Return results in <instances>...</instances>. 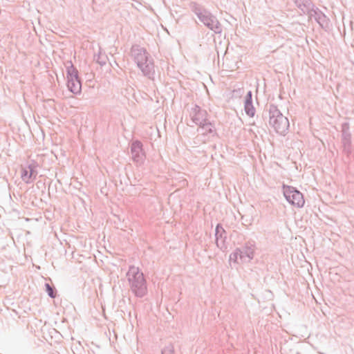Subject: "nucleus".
Here are the masks:
<instances>
[{
	"label": "nucleus",
	"mask_w": 354,
	"mask_h": 354,
	"mask_svg": "<svg viewBox=\"0 0 354 354\" xmlns=\"http://www.w3.org/2000/svg\"><path fill=\"white\" fill-rule=\"evenodd\" d=\"M131 56L142 75L150 80H153L155 75L153 60L146 49L139 45H133L131 48Z\"/></svg>",
	"instance_id": "f257e3e1"
},
{
	"label": "nucleus",
	"mask_w": 354,
	"mask_h": 354,
	"mask_svg": "<svg viewBox=\"0 0 354 354\" xmlns=\"http://www.w3.org/2000/svg\"><path fill=\"white\" fill-rule=\"evenodd\" d=\"M189 8L204 26L216 34L221 33L222 27L216 16L196 2H192Z\"/></svg>",
	"instance_id": "f03ea898"
},
{
	"label": "nucleus",
	"mask_w": 354,
	"mask_h": 354,
	"mask_svg": "<svg viewBox=\"0 0 354 354\" xmlns=\"http://www.w3.org/2000/svg\"><path fill=\"white\" fill-rule=\"evenodd\" d=\"M131 292L137 297H143L147 293V281L138 267L131 266L127 273Z\"/></svg>",
	"instance_id": "7ed1b4c3"
},
{
	"label": "nucleus",
	"mask_w": 354,
	"mask_h": 354,
	"mask_svg": "<svg viewBox=\"0 0 354 354\" xmlns=\"http://www.w3.org/2000/svg\"><path fill=\"white\" fill-rule=\"evenodd\" d=\"M269 124L281 135L288 131L290 126L288 119L273 104L269 106Z\"/></svg>",
	"instance_id": "20e7f679"
},
{
	"label": "nucleus",
	"mask_w": 354,
	"mask_h": 354,
	"mask_svg": "<svg viewBox=\"0 0 354 354\" xmlns=\"http://www.w3.org/2000/svg\"><path fill=\"white\" fill-rule=\"evenodd\" d=\"M70 65L67 66V87L68 90L74 93H80L82 90V84L80 80L78 77V71L74 67L71 62H69Z\"/></svg>",
	"instance_id": "39448f33"
},
{
	"label": "nucleus",
	"mask_w": 354,
	"mask_h": 354,
	"mask_svg": "<svg viewBox=\"0 0 354 354\" xmlns=\"http://www.w3.org/2000/svg\"><path fill=\"white\" fill-rule=\"evenodd\" d=\"M283 193L286 201L291 205L297 207L304 206L305 201L303 194L296 188L283 185Z\"/></svg>",
	"instance_id": "423d86ee"
},
{
	"label": "nucleus",
	"mask_w": 354,
	"mask_h": 354,
	"mask_svg": "<svg viewBox=\"0 0 354 354\" xmlns=\"http://www.w3.org/2000/svg\"><path fill=\"white\" fill-rule=\"evenodd\" d=\"M131 153L133 162L140 165L145 159V153L142 148V144L140 141L135 140L131 145Z\"/></svg>",
	"instance_id": "0eeeda50"
},
{
	"label": "nucleus",
	"mask_w": 354,
	"mask_h": 354,
	"mask_svg": "<svg viewBox=\"0 0 354 354\" xmlns=\"http://www.w3.org/2000/svg\"><path fill=\"white\" fill-rule=\"evenodd\" d=\"M189 115L192 122L198 126H201L208 120L207 118V111L201 109V107L197 105L192 108Z\"/></svg>",
	"instance_id": "6e6552de"
},
{
	"label": "nucleus",
	"mask_w": 354,
	"mask_h": 354,
	"mask_svg": "<svg viewBox=\"0 0 354 354\" xmlns=\"http://www.w3.org/2000/svg\"><path fill=\"white\" fill-rule=\"evenodd\" d=\"M310 19H314L321 27L327 28L328 26V17L317 8H313L308 14Z\"/></svg>",
	"instance_id": "1a4fd4ad"
},
{
	"label": "nucleus",
	"mask_w": 354,
	"mask_h": 354,
	"mask_svg": "<svg viewBox=\"0 0 354 354\" xmlns=\"http://www.w3.org/2000/svg\"><path fill=\"white\" fill-rule=\"evenodd\" d=\"M255 243L253 241L247 242L245 246L241 249V260L250 261L254 257Z\"/></svg>",
	"instance_id": "9d476101"
},
{
	"label": "nucleus",
	"mask_w": 354,
	"mask_h": 354,
	"mask_svg": "<svg viewBox=\"0 0 354 354\" xmlns=\"http://www.w3.org/2000/svg\"><path fill=\"white\" fill-rule=\"evenodd\" d=\"M37 171L35 170V166L29 165L26 167H23L21 171V178L26 183H30L37 176Z\"/></svg>",
	"instance_id": "9b49d317"
},
{
	"label": "nucleus",
	"mask_w": 354,
	"mask_h": 354,
	"mask_svg": "<svg viewBox=\"0 0 354 354\" xmlns=\"http://www.w3.org/2000/svg\"><path fill=\"white\" fill-rule=\"evenodd\" d=\"M215 238L216 246L220 249H223L225 245V239L226 238V236L225 230L220 224H218L216 227Z\"/></svg>",
	"instance_id": "f8f14e48"
},
{
	"label": "nucleus",
	"mask_w": 354,
	"mask_h": 354,
	"mask_svg": "<svg viewBox=\"0 0 354 354\" xmlns=\"http://www.w3.org/2000/svg\"><path fill=\"white\" fill-rule=\"evenodd\" d=\"M342 138L344 149H346L351 145V133L348 123H344L342 125Z\"/></svg>",
	"instance_id": "ddd939ff"
},
{
	"label": "nucleus",
	"mask_w": 354,
	"mask_h": 354,
	"mask_svg": "<svg viewBox=\"0 0 354 354\" xmlns=\"http://www.w3.org/2000/svg\"><path fill=\"white\" fill-rule=\"evenodd\" d=\"M296 6L304 14L308 15L310 10L314 7L311 0H295Z\"/></svg>",
	"instance_id": "4468645a"
},
{
	"label": "nucleus",
	"mask_w": 354,
	"mask_h": 354,
	"mask_svg": "<svg viewBox=\"0 0 354 354\" xmlns=\"http://www.w3.org/2000/svg\"><path fill=\"white\" fill-rule=\"evenodd\" d=\"M213 129V124L207 120L206 122H204V124H202L201 126H199L198 131L201 132L203 135H205L207 133H212Z\"/></svg>",
	"instance_id": "2eb2a0df"
},
{
	"label": "nucleus",
	"mask_w": 354,
	"mask_h": 354,
	"mask_svg": "<svg viewBox=\"0 0 354 354\" xmlns=\"http://www.w3.org/2000/svg\"><path fill=\"white\" fill-rule=\"evenodd\" d=\"M244 110L245 113L250 117H254L255 115V109L252 102H244Z\"/></svg>",
	"instance_id": "dca6fc26"
},
{
	"label": "nucleus",
	"mask_w": 354,
	"mask_h": 354,
	"mask_svg": "<svg viewBox=\"0 0 354 354\" xmlns=\"http://www.w3.org/2000/svg\"><path fill=\"white\" fill-rule=\"evenodd\" d=\"M95 59L99 64L103 66L106 63L107 56L104 53L100 52L97 56L95 57Z\"/></svg>",
	"instance_id": "f3484780"
},
{
	"label": "nucleus",
	"mask_w": 354,
	"mask_h": 354,
	"mask_svg": "<svg viewBox=\"0 0 354 354\" xmlns=\"http://www.w3.org/2000/svg\"><path fill=\"white\" fill-rule=\"evenodd\" d=\"M243 94H244V90L243 88H239L236 89H234L232 92V98H241Z\"/></svg>",
	"instance_id": "a211bd4d"
},
{
	"label": "nucleus",
	"mask_w": 354,
	"mask_h": 354,
	"mask_svg": "<svg viewBox=\"0 0 354 354\" xmlns=\"http://www.w3.org/2000/svg\"><path fill=\"white\" fill-rule=\"evenodd\" d=\"M241 248H237L234 250L233 253H232L230 256V259L234 261H236L238 258L241 259Z\"/></svg>",
	"instance_id": "6ab92c4d"
},
{
	"label": "nucleus",
	"mask_w": 354,
	"mask_h": 354,
	"mask_svg": "<svg viewBox=\"0 0 354 354\" xmlns=\"http://www.w3.org/2000/svg\"><path fill=\"white\" fill-rule=\"evenodd\" d=\"M45 286L48 295L51 298H55L56 295L54 292L53 288L49 283H46Z\"/></svg>",
	"instance_id": "aec40b11"
},
{
	"label": "nucleus",
	"mask_w": 354,
	"mask_h": 354,
	"mask_svg": "<svg viewBox=\"0 0 354 354\" xmlns=\"http://www.w3.org/2000/svg\"><path fill=\"white\" fill-rule=\"evenodd\" d=\"M162 354H174V348L173 345L169 344L166 346L161 352Z\"/></svg>",
	"instance_id": "412c9836"
},
{
	"label": "nucleus",
	"mask_w": 354,
	"mask_h": 354,
	"mask_svg": "<svg viewBox=\"0 0 354 354\" xmlns=\"http://www.w3.org/2000/svg\"><path fill=\"white\" fill-rule=\"evenodd\" d=\"M244 102H252V93L251 91L247 93Z\"/></svg>",
	"instance_id": "4be33fe9"
}]
</instances>
